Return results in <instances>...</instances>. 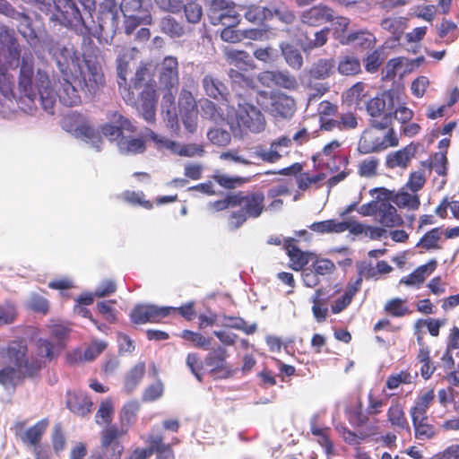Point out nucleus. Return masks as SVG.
Segmentation results:
<instances>
[{
	"instance_id": "f257e3e1",
	"label": "nucleus",
	"mask_w": 459,
	"mask_h": 459,
	"mask_svg": "<svg viewBox=\"0 0 459 459\" xmlns=\"http://www.w3.org/2000/svg\"><path fill=\"white\" fill-rule=\"evenodd\" d=\"M56 59L62 75L74 78L84 92L93 95L105 84V78L100 64L91 59H81L74 48L64 47L56 54Z\"/></svg>"
},
{
	"instance_id": "f03ea898",
	"label": "nucleus",
	"mask_w": 459,
	"mask_h": 459,
	"mask_svg": "<svg viewBox=\"0 0 459 459\" xmlns=\"http://www.w3.org/2000/svg\"><path fill=\"white\" fill-rule=\"evenodd\" d=\"M19 88L24 96L30 101L39 97L42 108L49 114H53L57 94L51 87L48 74L35 66L31 56H23L20 74Z\"/></svg>"
},
{
	"instance_id": "7ed1b4c3",
	"label": "nucleus",
	"mask_w": 459,
	"mask_h": 459,
	"mask_svg": "<svg viewBox=\"0 0 459 459\" xmlns=\"http://www.w3.org/2000/svg\"><path fill=\"white\" fill-rule=\"evenodd\" d=\"M27 346L22 341L12 342L6 351L7 366L0 369V384L13 385L22 377L32 375L35 368L29 366L26 357Z\"/></svg>"
},
{
	"instance_id": "20e7f679",
	"label": "nucleus",
	"mask_w": 459,
	"mask_h": 459,
	"mask_svg": "<svg viewBox=\"0 0 459 459\" xmlns=\"http://www.w3.org/2000/svg\"><path fill=\"white\" fill-rule=\"evenodd\" d=\"M394 106V92H385L381 97L370 100L367 104V111L371 117L370 123L372 127L387 128L393 120Z\"/></svg>"
},
{
	"instance_id": "39448f33",
	"label": "nucleus",
	"mask_w": 459,
	"mask_h": 459,
	"mask_svg": "<svg viewBox=\"0 0 459 459\" xmlns=\"http://www.w3.org/2000/svg\"><path fill=\"white\" fill-rule=\"evenodd\" d=\"M380 128L367 129L363 132L359 142V151L363 153H370L385 150L389 146H397L399 142L391 129L382 133Z\"/></svg>"
},
{
	"instance_id": "423d86ee",
	"label": "nucleus",
	"mask_w": 459,
	"mask_h": 459,
	"mask_svg": "<svg viewBox=\"0 0 459 459\" xmlns=\"http://www.w3.org/2000/svg\"><path fill=\"white\" fill-rule=\"evenodd\" d=\"M207 14L212 25L236 26L239 22V13L230 0H211Z\"/></svg>"
},
{
	"instance_id": "0eeeda50",
	"label": "nucleus",
	"mask_w": 459,
	"mask_h": 459,
	"mask_svg": "<svg viewBox=\"0 0 459 459\" xmlns=\"http://www.w3.org/2000/svg\"><path fill=\"white\" fill-rule=\"evenodd\" d=\"M62 125L65 130L75 137L91 142L93 147L100 149L101 140L95 135L94 130L85 117L74 112L69 113L64 117Z\"/></svg>"
},
{
	"instance_id": "6e6552de",
	"label": "nucleus",
	"mask_w": 459,
	"mask_h": 459,
	"mask_svg": "<svg viewBox=\"0 0 459 459\" xmlns=\"http://www.w3.org/2000/svg\"><path fill=\"white\" fill-rule=\"evenodd\" d=\"M237 123L241 131L254 134L264 131L266 126V121L262 112L249 103L238 105Z\"/></svg>"
},
{
	"instance_id": "1a4fd4ad",
	"label": "nucleus",
	"mask_w": 459,
	"mask_h": 459,
	"mask_svg": "<svg viewBox=\"0 0 459 459\" xmlns=\"http://www.w3.org/2000/svg\"><path fill=\"white\" fill-rule=\"evenodd\" d=\"M147 136L153 142L154 147L159 150H169L171 153L185 157H193L202 155L204 149L197 144H180L178 142L168 139L160 135L152 130L147 132Z\"/></svg>"
},
{
	"instance_id": "9d476101",
	"label": "nucleus",
	"mask_w": 459,
	"mask_h": 459,
	"mask_svg": "<svg viewBox=\"0 0 459 459\" xmlns=\"http://www.w3.org/2000/svg\"><path fill=\"white\" fill-rule=\"evenodd\" d=\"M257 101L274 117H289L295 109L294 100L282 93L272 94L268 99L266 95L261 94Z\"/></svg>"
},
{
	"instance_id": "9b49d317",
	"label": "nucleus",
	"mask_w": 459,
	"mask_h": 459,
	"mask_svg": "<svg viewBox=\"0 0 459 459\" xmlns=\"http://www.w3.org/2000/svg\"><path fill=\"white\" fill-rule=\"evenodd\" d=\"M127 432V428H117L110 426L105 428L100 433V447L106 457L120 459L123 452V446L117 440Z\"/></svg>"
},
{
	"instance_id": "f8f14e48",
	"label": "nucleus",
	"mask_w": 459,
	"mask_h": 459,
	"mask_svg": "<svg viewBox=\"0 0 459 459\" xmlns=\"http://www.w3.org/2000/svg\"><path fill=\"white\" fill-rule=\"evenodd\" d=\"M291 145V139L281 136L271 143L270 147L257 145L253 149L255 157L268 163L277 162L284 154L288 152V149Z\"/></svg>"
},
{
	"instance_id": "ddd939ff",
	"label": "nucleus",
	"mask_w": 459,
	"mask_h": 459,
	"mask_svg": "<svg viewBox=\"0 0 459 459\" xmlns=\"http://www.w3.org/2000/svg\"><path fill=\"white\" fill-rule=\"evenodd\" d=\"M177 308L173 307H157L154 305H139L131 312V318L135 324H144L146 322H159L171 311Z\"/></svg>"
},
{
	"instance_id": "4468645a",
	"label": "nucleus",
	"mask_w": 459,
	"mask_h": 459,
	"mask_svg": "<svg viewBox=\"0 0 459 459\" xmlns=\"http://www.w3.org/2000/svg\"><path fill=\"white\" fill-rule=\"evenodd\" d=\"M178 105L185 128L188 132L194 133L197 127L198 112L192 93L187 91H183L180 93Z\"/></svg>"
},
{
	"instance_id": "2eb2a0df",
	"label": "nucleus",
	"mask_w": 459,
	"mask_h": 459,
	"mask_svg": "<svg viewBox=\"0 0 459 459\" xmlns=\"http://www.w3.org/2000/svg\"><path fill=\"white\" fill-rule=\"evenodd\" d=\"M160 82L167 90H178L179 82L178 63L176 57L167 56L159 68Z\"/></svg>"
},
{
	"instance_id": "dca6fc26",
	"label": "nucleus",
	"mask_w": 459,
	"mask_h": 459,
	"mask_svg": "<svg viewBox=\"0 0 459 459\" xmlns=\"http://www.w3.org/2000/svg\"><path fill=\"white\" fill-rule=\"evenodd\" d=\"M333 11L325 4H316L305 10L300 14L302 23L308 26H319L325 22L333 21Z\"/></svg>"
},
{
	"instance_id": "f3484780",
	"label": "nucleus",
	"mask_w": 459,
	"mask_h": 459,
	"mask_svg": "<svg viewBox=\"0 0 459 459\" xmlns=\"http://www.w3.org/2000/svg\"><path fill=\"white\" fill-rule=\"evenodd\" d=\"M418 144L410 143L396 152L389 153L386 157V166L389 169H406L415 157Z\"/></svg>"
},
{
	"instance_id": "a211bd4d",
	"label": "nucleus",
	"mask_w": 459,
	"mask_h": 459,
	"mask_svg": "<svg viewBox=\"0 0 459 459\" xmlns=\"http://www.w3.org/2000/svg\"><path fill=\"white\" fill-rule=\"evenodd\" d=\"M238 205L241 206L245 212L254 218L260 216L264 210V195L263 193H252L247 195H236Z\"/></svg>"
},
{
	"instance_id": "6ab92c4d",
	"label": "nucleus",
	"mask_w": 459,
	"mask_h": 459,
	"mask_svg": "<svg viewBox=\"0 0 459 459\" xmlns=\"http://www.w3.org/2000/svg\"><path fill=\"white\" fill-rule=\"evenodd\" d=\"M227 351L223 348H218L211 351L205 358V364L211 370L222 377L231 375V370L226 362Z\"/></svg>"
},
{
	"instance_id": "aec40b11",
	"label": "nucleus",
	"mask_w": 459,
	"mask_h": 459,
	"mask_svg": "<svg viewBox=\"0 0 459 459\" xmlns=\"http://www.w3.org/2000/svg\"><path fill=\"white\" fill-rule=\"evenodd\" d=\"M434 399L435 393L433 389L420 392L409 411L411 419H428V411L432 405Z\"/></svg>"
},
{
	"instance_id": "412c9836",
	"label": "nucleus",
	"mask_w": 459,
	"mask_h": 459,
	"mask_svg": "<svg viewBox=\"0 0 459 459\" xmlns=\"http://www.w3.org/2000/svg\"><path fill=\"white\" fill-rule=\"evenodd\" d=\"M156 103V91L152 87L147 86L141 94V104L139 106L142 117L147 122H153L155 119Z\"/></svg>"
},
{
	"instance_id": "4be33fe9",
	"label": "nucleus",
	"mask_w": 459,
	"mask_h": 459,
	"mask_svg": "<svg viewBox=\"0 0 459 459\" xmlns=\"http://www.w3.org/2000/svg\"><path fill=\"white\" fill-rule=\"evenodd\" d=\"M111 120L119 126L105 125L101 128L103 135L109 138L110 140L117 139L124 130L134 132L135 126L126 118H124L121 115L114 113L111 117Z\"/></svg>"
},
{
	"instance_id": "5701e85b",
	"label": "nucleus",
	"mask_w": 459,
	"mask_h": 459,
	"mask_svg": "<svg viewBox=\"0 0 459 459\" xmlns=\"http://www.w3.org/2000/svg\"><path fill=\"white\" fill-rule=\"evenodd\" d=\"M66 405L74 413L84 416L91 411L92 403L88 396L82 392H68Z\"/></svg>"
},
{
	"instance_id": "b1692460",
	"label": "nucleus",
	"mask_w": 459,
	"mask_h": 459,
	"mask_svg": "<svg viewBox=\"0 0 459 459\" xmlns=\"http://www.w3.org/2000/svg\"><path fill=\"white\" fill-rule=\"evenodd\" d=\"M62 90L58 95L60 101L66 106H74L81 102V96L74 78L63 75Z\"/></svg>"
},
{
	"instance_id": "393cba45",
	"label": "nucleus",
	"mask_w": 459,
	"mask_h": 459,
	"mask_svg": "<svg viewBox=\"0 0 459 459\" xmlns=\"http://www.w3.org/2000/svg\"><path fill=\"white\" fill-rule=\"evenodd\" d=\"M293 239L285 240V249L291 262V268L295 271H300L307 265L312 259L314 255L312 253L302 252L293 244Z\"/></svg>"
},
{
	"instance_id": "a878e982",
	"label": "nucleus",
	"mask_w": 459,
	"mask_h": 459,
	"mask_svg": "<svg viewBox=\"0 0 459 459\" xmlns=\"http://www.w3.org/2000/svg\"><path fill=\"white\" fill-rule=\"evenodd\" d=\"M377 221L387 228L400 226L403 223L402 217L397 213L396 208L389 203H382L377 213Z\"/></svg>"
},
{
	"instance_id": "bb28decb",
	"label": "nucleus",
	"mask_w": 459,
	"mask_h": 459,
	"mask_svg": "<svg viewBox=\"0 0 459 459\" xmlns=\"http://www.w3.org/2000/svg\"><path fill=\"white\" fill-rule=\"evenodd\" d=\"M374 43L375 37L366 30L351 32L345 39H341V44L342 45H351L354 48H360L362 49L372 48Z\"/></svg>"
},
{
	"instance_id": "cd10ccee",
	"label": "nucleus",
	"mask_w": 459,
	"mask_h": 459,
	"mask_svg": "<svg viewBox=\"0 0 459 459\" xmlns=\"http://www.w3.org/2000/svg\"><path fill=\"white\" fill-rule=\"evenodd\" d=\"M412 426L414 429V435L417 439L425 441L437 437L438 434V428L429 422L428 419H412Z\"/></svg>"
},
{
	"instance_id": "c85d7f7f",
	"label": "nucleus",
	"mask_w": 459,
	"mask_h": 459,
	"mask_svg": "<svg viewBox=\"0 0 459 459\" xmlns=\"http://www.w3.org/2000/svg\"><path fill=\"white\" fill-rule=\"evenodd\" d=\"M107 347L105 342L94 341L92 343L82 352L76 351L69 356L72 362L77 361H91L97 358Z\"/></svg>"
},
{
	"instance_id": "c756f323",
	"label": "nucleus",
	"mask_w": 459,
	"mask_h": 459,
	"mask_svg": "<svg viewBox=\"0 0 459 459\" xmlns=\"http://www.w3.org/2000/svg\"><path fill=\"white\" fill-rule=\"evenodd\" d=\"M437 262L435 260L430 261L427 264L418 267L410 275L401 279L400 283L408 286L418 285L424 281L427 276H429L436 268Z\"/></svg>"
},
{
	"instance_id": "7c9ffc66",
	"label": "nucleus",
	"mask_w": 459,
	"mask_h": 459,
	"mask_svg": "<svg viewBox=\"0 0 459 459\" xmlns=\"http://www.w3.org/2000/svg\"><path fill=\"white\" fill-rule=\"evenodd\" d=\"M129 64L125 57H119L117 60V76L120 93L126 101L134 100V93L127 87L126 75L128 74Z\"/></svg>"
},
{
	"instance_id": "2f4dec72",
	"label": "nucleus",
	"mask_w": 459,
	"mask_h": 459,
	"mask_svg": "<svg viewBox=\"0 0 459 459\" xmlns=\"http://www.w3.org/2000/svg\"><path fill=\"white\" fill-rule=\"evenodd\" d=\"M367 86L363 82H357L350 88L344 94V102L348 106L359 108L366 101L368 97Z\"/></svg>"
},
{
	"instance_id": "473e14b6",
	"label": "nucleus",
	"mask_w": 459,
	"mask_h": 459,
	"mask_svg": "<svg viewBox=\"0 0 459 459\" xmlns=\"http://www.w3.org/2000/svg\"><path fill=\"white\" fill-rule=\"evenodd\" d=\"M203 86L206 94L214 100H226V86L219 80L206 75L203 79Z\"/></svg>"
},
{
	"instance_id": "72a5a7b5",
	"label": "nucleus",
	"mask_w": 459,
	"mask_h": 459,
	"mask_svg": "<svg viewBox=\"0 0 459 459\" xmlns=\"http://www.w3.org/2000/svg\"><path fill=\"white\" fill-rule=\"evenodd\" d=\"M387 419L393 427L410 431V426L405 417L403 408L399 403H394L390 406L387 411Z\"/></svg>"
},
{
	"instance_id": "f704fd0d",
	"label": "nucleus",
	"mask_w": 459,
	"mask_h": 459,
	"mask_svg": "<svg viewBox=\"0 0 459 459\" xmlns=\"http://www.w3.org/2000/svg\"><path fill=\"white\" fill-rule=\"evenodd\" d=\"M443 233L444 230L442 228L432 229L423 235L418 242L417 247L426 250L441 249Z\"/></svg>"
},
{
	"instance_id": "c9c22d12",
	"label": "nucleus",
	"mask_w": 459,
	"mask_h": 459,
	"mask_svg": "<svg viewBox=\"0 0 459 459\" xmlns=\"http://www.w3.org/2000/svg\"><path fill=\"white\" fill-rule=\"evenodd\" d=\"M48 420H42L28 429L22 435H21L22 440L29 445L39 446L38 443L40 440L42 435L48 428Z\"/></svg>"
},
{
	"instance_id": "e433bc0d",
	"label": "nucleus",
	"mask_w": 459,
	"mask_h": 459,
	"mask_svg": "<svg viewBox=\"0 0 459 459\" xmlns=\"http://www.w3.org/2000/svg\"><path fill=\"white\" fill-rule=\"evenodd\" d=\"M224 56L230 65L238 68L243 69L251 66L252 60L246 51L226 48Z\"/></svg>"
},
{
	"instance_id": "4c0bfd02",
	"label": "nucleus",
	"mask_w": 459,
	"mask_h": 459,
	"mask_svg": "<svg viewBox=\"0 0 459 459\" xmlns=\"http://www.w3.org/2000/svg\"><path fill=\"white\" fill-rule=\"evenodd\" d=\"M273 17V10L259 5H249L246 7L245 18L253 23H262Z\"/></svg>"
},
{
	"instance_id": "58836bf2",
	"label": "nucleus",
	"mask_w": 459,
	"mask_h": 459,
	"mask_svg": "<svg viewBox=\"0 0 459 459\" xmlns=\"http://www.w3.org/2000/svg\"><path fill=\"white\" fill-rule=\"evenodd\" d=\"M343 228L342 221L335 219L314 222L309 226L311 230L320 234L342 233Z\"/></svg>"
},
{
	"instance_id": "ea45409f",
	"label": "nucleus",
	"mask_w": 459,
	"mask_h": 459,
	"mask_svg": "<svg viewBox=\"0 0 459 459\" xmlns=\"http://www.w3.org/2000/svg\"><path fill=\"white\" fill-rule=\"evenodd\" d=\"M118 148L125 154H137L145 151V144L142 139L121 137L118 142Z\"/></svg>"
},
{
	"instance_id": "a19ab883",
	"label": "nucleus",
	"mask_w": 459,
	"mask_h": 459,
	"mask_svg": "<svg viewBox=\"0 0 459 459\" xmlns=\"http://www.w3.org/2000/svg\"><path fill=\"white\" fill-rule=\"evenodd\" d=\"M392 201L400 208H406L408 210H416L420 206V199L418 195L408 192H399L393 198Z\"/></svg>"
},
{
	"instance_id": "79ce46f5",
	"label": "nucleus",
	"mask_w": 459,
	"mask_h": 459,
	"mask_svg": "<svg viewBox=\"0 0 459 459\" xmlns=\"http://www.w3.org/2000/svg\"><path fill=\"white\" fill-rule=\"evenodd\" d=\"M334 65L333 59H320L313 65L310 74L316 79H325L333 73Z\"/></svg>"
},
{
	"instance_id": "37998d69",
	"label": "nucleus",
	"mask_w": 459,
	"mask_h": 459,
	"mask_svg": "<svg viewBox=\"0 0 459 459\" xmlns=\"http://www.w3.org/2000/svg\"><path fill=\"white\" fill-rule=\"evenodd\" d=\"M338 72L342 75H355L360 72V63L354 56H345L338 63Z\"/></svg>"
},
{
	"instance_id": "c03bdc74",
	"label": "nucleus",
	"mask_w": 459,
	"mask_h": 459,
	"mask_svg": "<svg viewBox=\"0 0 459 459\" xmlns=\"http://www.w3.org/2000/svg\"><path fill=\"white\" fill-rule=\"evenodd\" d=\"M281 53L287 64L294 69L301 68L303 58L298 49L289 44H281Z\"/></svg>"
},
{
	"instance_id": "a18cd8bd",
	"label": "nucleus",
	"mask_w": 459,
	"mask_h": 459,
	"mask_svg": "<svg viewBox=\"0 0 459 459\" xmlns=\"http://www.w3.org/2000/svg\"><path fill=\"white\" fill-rule=\"evenodd\" d=\"M329 31L330 29L325 27L316 31L314 34L313 39L306 38L301 43L303 49L307 51L323 47L327 42Z\"/></svg>"
},
{
	"instance_id": "49530a36",
	"label": "nucleus",
	"mask_w": 459,
	"mask_h": 459,
	"mask_svg": "<svg viewBox=\"0 0 459 459\" xmlns=\"http://www.w3.org/2000/svg\"><path fill=\"white\" fill-rule=\"evenodd\" d=\"M381 27L385 30H387L391 34L398 37L403 32L406 27V20L403 17L385 18L382 21Z\"/></svg>"
},
{
	"instance_id": "de8ad7c7",
	"label": "nucleus",
	"mask_w": 459,
	"mask_h": 459,
	"mask_svg": "<svg viewBox=\"0 0 459 459\" xmlns=\"http://www.w3.org/2000/svg\"><path fill=\"white\" fill-rule=\"evenodd\" d=\"M221 325L224 327L242 330L247 334H251L256 330L255 324L247 326L246 322L240 317L224 316L223 321L221 322Z\"/></svg>"
},
{
	"instance_id": "09e8293b",
	"label": "nucleus",
	"mask_w": 459,
	"mask_h": 459,
	"mask_svg": "<svg viewBox=\"0 0 459 459\" xmlns=\"http://www.w3.org/2000/svg\"><path fill=\"white\" fill-rule=\"evenodd\" d=\"M145 372L143 363L137 364L127 375L125 387L127 392L133 391L143 378Z\"/></svg>"
},
{
	"instance_id": "8fccbe9b",
	"label": "nucleus",
	"mask_w": 459,
	"mask_h": 459,
	"mask_svg": "<svg viewBox=\"0 0 459 459\" xmlns=\"http://www.w3.org/2000/svg\"><path fill=\"white\" fill-rule=\"evenodd\" d=\"M114 406L111 400L103 401L96 413V422L99 425L108 424L112 420Z\"/></svg>"
},
{
	"instance_id": "3c124183",
	"label": "nucleus",
	"mask_w": 459,
	"mask_h": 459,
	"mask_svg": "<svg viewBox=\"0 0 459 459\" xmlns=\"http://www.w3.org/2000/svg\"><path fill=\"white\" fill-rule=\"evenodd\" d=\"M181 337L191 342L196 348L208 350L212 344V339L204 337L200 333L184 330L181 333Z\"/></svg>"
},
{
	"instance_id": "603ef678",
	"label": "nucleus",
	"mask_w": 459,
	"mask_h": 459,
	"mask_svg": "<svg viewBox=\"0 0 459 459\" xmlns=\"http://www.w3.org/2000/svg\"><path fill=\"white\" fill-rule=\"evenodd\" d=\"M207 138L209 141L218 146H226L230 143V134L221 128H212L207 132Z\"/></svg>"
},
{
	"instance_id": "864d4df0",
	"label": "nucleus",
	"mask_w": 459,
	"mask_h": 459,
	"mask_svg": "<svg viewBox=\"0 0 459 459\" xmlns=\"http://www.w3.org/2000/svg\"><path fill=\"white\" fill-rule=\"evenodd\" d=\"M138 410L139 404L136 402H129L126 404H125L120 413V428L128 429L132 420L134 419Z\"/></svg>"
},
{
	"instance_id": "5fc2aeb1",
	"label": "nucleus",
	"mask_w": 459,
	"mask_h": 459,
	"mask_svg": "<svg viewBox=\"0 0 459 459\" xmlns=\"http://www.w3.org/2000/svg\"><path fill=\"white\" fill-rule=\"evenodd\" d=\"M385 310L393 316H403L410 313L405 301L401 299H393L386 302Z\"/></svg>"
},
{
	"instance_id": "6e6d98bb",
	"label": "nucleus",
	"mask_w": 459,
	"mask_h": 459,
	"mask_svg": "<svg viewBox=\"0 0 459 459\" xmlns=\"http://www.w3.org/2000/svg\"><path fill=\"white\" fill-rule=\"evenodd\" d=\"M340 146V142L337 140L332 141L324 147L321 152H318L314 156V161L327 164V160L329 158H333L336 156Z\"/></svg>"
},
{
	"instance_id": "4d7b16f0",
	"label": "nucleus",
	"mask_w": 459,
	"mask_h": 459,
	"mask_svg": "<svg viewBox=\"0 0 459 459\" xmlns=\"http://www.w3.org/2000/svg\"><path fill=\"white\" fill-rule=\"evenodd\" d=\"M161 30L170 37H180L184 33L183 27L171 17H165L160 22Z\"/></svg>"
},
{
	"instance_id": "13d9d810",
	"label": "nucleus",
	"mask_w": 459,
	"mask_h": 459,
	"mask_svg": "<svg viewBox=\"0 0 459 459\" xmlns=\"http://www.w3.org/2000/svg\"><path fill=\"white\" fill-rule=\"evenodd\" d=\"M203 115L215 123L224 121L223 115L216 108L215 104L208 100H204L201 105Z\"/></svg>"
},
{
	"instance_id": "bf43d9fd",
	"label": "nucleus",
	"mask_w": 459,
	"mask_h": 459,
	"mask_svg": "<svg viewBox=\"0 0 459 459\" xmlns=\"http://www.w3.org/2000/svg\"><path fill=\"white\" fill-rule=\"evenodd\" d=\"M447 210L451 212L455 218H459L458 201H449L448 199H444L441 202V204L436 208V213L441 218H446L447 216Z\"/></svg>"
},
{
	"instance_id": "052dcab7",
	"label": "nucleus",
	"mask_w": 459,
	"mask_h": 459,
	"mask_svg": "<svg viewBox=\"0 0 459 459\" xmlns=\"http://www.w3.org/2000/svg\"><path fill=\"white\" fill-rule=\"evenodd\" d=\"M412 381V377L410 373L401 371L399 373L391 375L386 379V387L394 390L400 386L402 384H410Z\"/></svg>"
},
{
	"instance_id": "680f3d73",
	"label": "nucleus",
	"mask_w": 459,
	"mask_h": 459,
	"mask_svg": "<svg viewBox=\"0 0 459 459\" xmlns=\"http://www.w3.org/2000/svg\"><path fill=\"white\" fill-rule=\"evenodd\" d=\"M332 22H333L332 26H333V30L334 38L337 39L341 42L342 39L346 38L344 33L350 25V20L348 18L342 17V16H338V17L333 16V19Z\"/></svg>"
},
{
	"instance_id": "e2e57ef3",
	"label": "nucleus",
	"mask_w": 459,
	"mask_h": 459,
	"mask_svg": "<svg viewBox=\"0 0 459 459\" xmlns=\"http://www.w3.org/2000/svg\"><path fill=\"white\" fill-rule=\"evenodd\" d=\"M378 160L369 157L362 160L359 167V172L361 176L370 178L377 175Z\"/></svg>"
},
{
	"instance_id": "0e129e2a",
	"label": "nucleus",
	"mask_w": 459,
	"mask_h": 459,
	"mask_svg": "<svg viewBox=\"0 0 459 459\" xmlns=\"http://www.w3.org/2000/svg\"><path fill=\"white\" fill-rule=\"evenodd\" d=\"M185 13L187 22L198 23L203 16V9L199 4L193 2L185 5Z\"/></svg>"
},
{
	"instance_id": "69168bd1",
	"label": "nucleus",
	"mask_w": 459,
	"mask_h": 459,
	"mask_svg": "<svg viewBox=\"0 0 459 459\" xmlns=\"http://www.w3.org/2000/svg\"><path fill=\"white\" fill-rule=\"evenodd\" d=\"M394 114V117L403 124L409 122L413 117V112L410 108L401 105L399 97L396 94Z\"/></svg>"
},
{
	"instance_id": "338daca9",
	"label": "nucleus",
	"mask_w": 459,
	"mask_h": 459,
	"mask_svg": "<svg viewBox=\"0 0 459 459\" xmlns=\"http://www.w3.org/2000/svg\"><path fill=\"white\" fill-rule=\"evenodd\" d=\"M162 114L166 126L172 132L178 133L179 129V125L176 107H172V108H169L166 110H162Z\"/></svg>"
},
{
	"instance_id": "774afa93",
	"label": "nucleus",
	"mask_w": 459,
	"mask_h": 459,
	"mask_svg": "<svg viewBox=\"0 0 459 459\" xmlns=\"http://www.w3.org/2000/svg\"><path fill=\"white\" fill-rule=\"evenodd\" d=\"M429 85V80L427 76L421 75L416 78L411 85L412 94L417 98H421L425 94Z\"/></svg>"
}]
</instances>
